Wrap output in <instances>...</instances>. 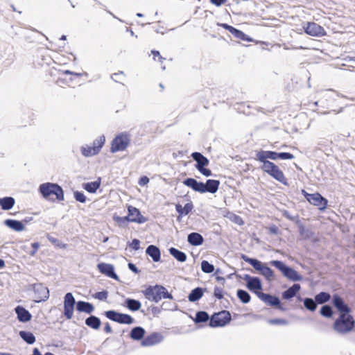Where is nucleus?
<instances>
[{
  "label": "nucleus",
  "instance_id": "f257e3e1",
  "mask_svg": "<svg viewBox=\"0 0 355 355\" xmlns=\"http://www.w3.org/2000/svg\"><path fill=\"white\" fill-rule=\"evenodd\" d=\"M78 312H84L86 313H92L94 311V306L92 304L85 301H78L76 300L71 293H67L64 297V311L63 314L67 320H70L73 317L74 306Z\"/></svg>",
  "mask_w": 355,
  "mask_h": 355
},
{
  "label": "nucleus",
  "instance_id": "f03ea898",
  "mask_svg": "<svg viewBox=\"0 0 355 355\" xmlns=\"http://www.w3.org/2000/svg\"><path fill=\"white\" fill-rule=\"evenodd\" d=\"M241 259L250 264L254 270L265 277L268 281L270 282L275 279L273 270L268 267L266 263H264L257 259L250 258L244 254H241Z\"/></svg>",
  "mask_w": 355,
  "mask_h": 355
},
{
  "label": "nucleus",
  "instance_id": "7ed1b4c3",
  "mask_svg": "<svg viewBox=\"0 0 355 355\" xmlns=\"http://www.w3.org/2000/svg\"><path fill=\"white\" fill-rule=\"evenodd\" d=\"M355 326V321L350 314L339 315L333 324V329L339 334H346L352 331Z\"/></svg>",
  "mask_w": 355,
  "mask_h": 355
},
{
  "label": "nucleus",
  "instance_id": "20e7f679",
  "mask_svg": "<svg viewBox=\"0 0 355 355\" xmlns=\"http://www.w3.org/2000/svg\"><path fill=\"white\" fill-rule=\"evenodd\" d=\"M39 191L45 199L55 195L58 201L64 200V191L57 183L46 182L40 185Z\"/></svg>",
  "mask_w": 355,
  "mask_h": 355
},
{
  "label": "nucleus",
  "instance_id": "39448f33",
  "mask_svg": "<svg viewBox=\"0 0 355 355\" xmlns=\"http://www.w3.org/2000/svg\"><path fill=\"white\" fill-rule=\"evenodd\" d=\"M269 263L270 266L275 267L285 277L289 280L293 282H298L302 280L303 279V277L300 275L295 269L291 266H287L282 261L272 260L270 261Z\"/></svg>",
  "mask_w": 355,
  "mask_h": 355
},
{
  "label": "nucleus",
  "instance_id": "423d86ee",
  "mask_svg": "<svg viewBox=\"0 0 355 355\" xmlns=\"http://www.w3.org/2000/svg\"><path fill=\"white\" fill-rule=\"evenodd\" d=\"M261 162L262 163V166L260 168L263 172L268 173L270 176L284 185H288L287 179L278 166L270 161H263Z\"/></svg>",
  "mask_w": 355,
  "mask_h": 355
},
{
  "label": "nucleus",
  "instance_id": "0eeeda50",
  "mask_svg": "<svg viewBox=\"0 0 355 355\" xmlns=\"http://www.w3.org/2000/svg\"><path fill=\"white\" fill-rule=\"evenodd\" d=\"M294 155L288 152H275L271 150H260L256 154V159L259 162L268 161V159H293Z\"/></svg>",
  "mask_w": 355,
  "mask_h": 355
},
{
  "label": "nucleus",
  "instance_id": "6e6552de",
  "mask_svg": "<svg viewBox=\"0 0 355 355\" xmlns=\"http://www.w3.org/2000/svg\"><path fill=\"white\" fill-rule=\"evenodd\" d=\"M130 134L121 132L117 135L112 141L110 151L112 153L123 151L127 148L130 143Z\"/></svg>",
  "mask_w": 355,
  "mask_h": 355
},
{
  "label": "nucleus",
  "instance_id": "1a4fd4ad",
  "mask_svg": "<svg viewBox=\"0 0 355 355\" xmlns=\"http://www.w3.org/2000/svg\"><path fill=\"white\" fill-rule=\"evenodd\" d=\"M231 321V315L228 311H221L214 313L209 320L210 327H224Z\"/></svg>",
  "mask_w": 355,
  "mask_h": 355
},
{
  "label": "nucleus",
  "instance_id": "9d476101",
  "mask_svg": "<svg viewBox=\"0 0 355 355\" xmlns=\"http://www.w3.org/2000/svg\"><path fill=\"white\" fill-rule=\"evenodd\" d=\"M104 315L109 320L119 324H131L135 322L134 318L131 315L119 313L114 310L106 311Z\"/></svg>",
  "mask_w": 355,
  "mask_h": 355
},
{
  "label": "nucleus",
  "instance_id": "9b49d317",
  "mask_svg": "<svg viewBox=\"0 0 355 355\" xmlns=\"http://www.w3.org/2000/svg\"><path fill=\"white\" fill-rule=\"evenodd\" d=\"M29 290L32 289L34 292V301L35 302H40L46 301L49 297V291L42 283L33 284L29 285Z\"/></svg>",
  "mask_w": 355,
  "mask_h": 355
},
{
  "label": "nucleus",
  "instance_id": "f8f14e48",
  "mask_svg": "<svg viewBox=\"0 0 355 355\" xmlns=\"http://www.w3.org/2000/svg\"><path fill=\"white\" fill-rule=\"evenodd\" d=\"M257 296L266 304L278 309L281 311L284 310V309L282 306L281 301L277 296L272 295L270 293H265L263 292L257 293Z\"/></svg>",
  "mask_w": 355,
  "mask_h": 355
},
{
  "label": "nucleus",
  "instance_id": "ddd939ff",
  "mask_svg": "<svg viewBox=\"0 0 355 355\" xmlns=\"http://www.w3.org/2000/svg\"><path fill=\"white\" fill-rule=\"evenodd\" d=\"M243 279L246 282V288L251 292L261 293L259 291L262 290L261 281L258 277H252L248 274L243 275Z\"/></svg>",
  "mask_w": 355,
  "mask_h": 355
},
{
  "label": "nucleus",
  "instance_id": "4468645a",
  "mask_svg": "<svg viewBox=\"0 0 355 355\" xmlns=\"http://www.w3.org/2000/svg\"><path fill=\"white\" fill-rule=\"evenodd\" d=\"M161 290L163 288H160V285L149 286L143 291V293L146 299L157 303L162 299Z\"/></svg>",
  "mask_w": 355,
  "mask_h": 355
},
{
  "label": "nucleus",
  "instance_id": "2eb2a0df",
  "mask_svg": "<svg viewBox=\"0 0 355 355\" xmlns=\"http://www.w3.org/2000/svg\"><path fill=\"white\" fill-rule=\"evenodd\" d=\"M303 28L304 32L311 36L322 37L326 35L324 28L315 22H306Z\"/></svg>",
  "mask_w": 355,
  "mask_h": 355
},
{
  "label": "nucleus",
  "instance_id": "dca6fc26",
  "mask_svg": "<svg viewBox=\"0 0 355 355\" xmlns=\"http://www.w3.org/2000/svg\"><path fill=\"white\" fill-rule=\"evenodd\" d=\"M332 304L339 312V315L349 314L351 312V309L338 294H334L333 295Z\"/></svg>",
  "mask_w": 355,
  "mask_h": 355
},
{
  "label": "nucleus",
  "instance_id": "f3484780",
  "mask_svg": "<svg viewBox=\"0 0 355 355\" xmlns=\"http://www.w3.org/2000/svg\"><path fill=\"white\" fill-rule=\"evenodd\" d=\"M307 201L311 205L318 207L320 210L325 209L327 205V200L324 198L320 193H315L312 195H308Z\"/></svg>",
  "mask_w": 355,
  "mask_h": 355
},
{
  "label": "nucleus",
  "instance_id": "a211bd4d",
  "mask_svg": "<svg viewBox=\"0 0 355 355\" xmlns=\"http://www.w3.org/2000/svg\"><path fill=\"white\" fill-rule=\"evenodd\" d=\"M164 340V336L161 333L153 332L150 335L145 337L141 342L143 347H150L162 343Z\"/></svg>",
  "mask_w": 355,
  "mask_h": 355
},
{
  "label": "nucleus",
  "instance_id": "6ab92c4d",
  "mask_svg": "<svg viewBox=\"0 0 355 355\" xmlns=\"http://www.w3.org/2000/svg\"><path fill=\"white\" fill-rule=\"evenodd\" d=\"M97 268L102 274H104L108 277L112 278L115 280H119L118 275L114 271V267L113 265L105 263H99L97 265Z\"/></svg>",
  "mask_w": 355,
  "mask_h": 355
},
{
  "label": "nucleus",
  "instance_id": "aec40b11",
  "mask_svg": "<svg viewBox=\"0 0 355 355\" xmlns=\"http://www.w3.org/2000/svg\"><path fill=\"white\" fill-rule=\"evenodd\" d=\"M128 211L129 213V215L132 218L130 220L132 223L142 224L148 220V219L141 214L139 209L135 207H132L131 205L128 206Z\"/></svg>",
  "mask_w": 355,
  "mask_h": 355
},
{
  "label": "nucleus",
  "instance_id": "412c9836",
  "mask_svg": "<svg viewBox=\"0 0 355 355\" xmlns=\"http://www.w3.org/2000/svg\"><path fill=\"white\" fill-rule=\"evenodd\" d=\"M191 157L196 162L195 167L198 171L207 166L209 164V160L199 152L192 153Z\"/></svg>",
  "mask_w": 355,
  "mask_h": 355
},
{
  "label": "nucleus",
  "instance_id": "4be33fe9",
  "mask_svg": "<svg viewBox=\"0 0 355 355\" xmlns=\"http://www.w3.org/2000/svg\"><path fill=\"white\" fill-rule=\"evenodd\" d=\"M182 182L185 186L192 189L194 191L203 193L204 183L202 182H198L193 178H187Z\"/></svg>",
  "mask_w": 355,
  "mask_h": 355
},
{
  "label": "nucleus",
  "instance_id": "5701e85b",
  "mask_svg": "<svg viewBox=\"0 0 355 355\" xmlns=\"http://www.w3.org/2000/svg\"><path fill=\"white\" fill-rule=\"evenodd\" d=\"M15 312L18 320L21 322H27L32 318L31 313L22 306H17L15 308Z\"/></svg>",
  "mask_w": 355,
  "mask_h": 355
},
{
  "label": "nucleus",
  "instance_id": "b1692460",
  "mask_svg": "<svg viewBox=\"0 0 355 355\" xmlns=\"http://www.w3.org/2000/svg\"><path fill=\"white\" fill-rule=\"evenodd\" d=\"M220 184V182L218 180L208 179L206 182L204 183L203 193L207 192L210 193H216L218 190Z\"/></svg>",
  "mask_w": 355,
  "mask_h": 355
},
{
  "label": "nucleus",
  "instance_id": "393cba45",
  "mask_svg": "<svg viewBox=\"0 0 355 355\" xmlns=\"http://www.w3.org/2000/svg\"><path fill=\"white\" fill-rule=\"evenodd\" d=\"M146 330L140 326L133 327L130 332V338L133 340H142L144 338Z\"/></svg>",
  "mask_w": 355,
  "mask_h": 355
},
{
  "label": "nucleus",
  "instance_id": "a878e982",
  "mask_svg": "<svg viewBox=\"0 0 355 355\" xmlns=\"http://www.w3.org/2000/svg\"><path fill=\"white\" fill-rule=\"evenodd\" d=\"M146 253L150 257L153 261L158 262L161 259V252L159 248L155 245H150L146 250Z\"/></svg>",
  "mask_w": 355,
  "mask_h": 355
},
{
  "label": "nucleus",
  "instance_id": "bb28decb",
  "mask_svg": "<svg viewBox=\"0 0 355 355\" xmlns=\"http://www.w3.org/2000/svg\"><path fill=\"white\" fill-rule=\"evenodd\" d=\"M187 241L191 245L199 246L203 243L204 238L198 232H191L187 236Z\"/></svg>",
  "mask_w": 355,
  "mask_h": 355
},
{
  "label": "nucleus",
  "instance_id": "cd10ccee",
  "mask_svg": "<svg viewBox=\"0 0 355 355\" xmlns=\"http://www.w3.org/2000/svg\"><path fill=\"white\" fill-rule=\"evenodd\" d=\"M301 286L299 284H294L287 290L282 293V297L284 300H291L300 291Z\"/></svg>",
  "mask_w": 355,
  "mask_h": 355
},
{
  "label": "nucleus",
  "instance_id": "c85d7f7f",
  "mask_svg": "<svg viewBox=\"0 0 355 355\" xmlns=\"http://www.w3.org/2000/svg\"><path fill=\"white\" fill-rule=\"evenodd\" d=\"M4 224L9 228L16 232H21L24 230V223L15 219H6Z\"/></svg>",
  "mask_w": 355,
  "mask_h": 355
},
{
  "label": "nucleus",
  "instance_id": "c756f323",
  "mask_svg": "<svg viewBox=\"0 0 355 355\" xmlns=\"http://www.w3.org/2000/svg\"><path fill=\"white\" fill-rule=\"evenodd\" d=\"M85 322L87 327H89L94 330H98L101 327V321L100 318H98L97 316L93 315H91L90 316L87 318L85 319Z\"/></svg>",
  "mask_w": 355,
  "mask_h": 355
},
{
  "label": "nucleus",
  "instance_id": "7c9ffc66",
  "mask_svg": "<svg viewBox=\"0 0 355 355\" xmlns=\"http://www.w3.org/2000/svg\"><path fill=\"white\" fill-rule=\"evenodd\" d=\"M123 306L128 308L130 311H137L141 309V302L132 298H126L124 301Z\"/></svg>",
  "mask_w": 355,
  "mask_h": 355
},
{
  "label": "nucleus",
  "instance_id": "2f4dec72",
  "mask_svg": "<svg viewBox=\"0 0 355 355\" xmlns=\"http://www.w3.org/2000/svg\"><path fill=\"white\" fill-rule=\"evenodd\" d=\"M15 200L11 196H6L0 198V206L3 210L8 211L11 209L15 205Z\"/></svg>",
  "mask_w": 355,
  "mask_h": 355
},
{
  "label": "nucleus",
  "instance_id": "473e14b6",
  "mask_svg": "<svg viewBox=\"0 0 355 355\" xmlns=\"http://www.w3.org/2000/svg\"><path fill=\"white\" fill-rule=\"evenodd\" d=\"M169 254L173 256L177 261L180 262H184L187 260V256L185 252L171 247L168 249Z\"/></svg>",
  "mask_w": 355,
  "mask_h": 355
},
{
  "label": "nucleus",
  "instance_id": "72a5a7b5",
  "mask_svg": "<svg viewBox=\"0 0 355 355\" xmlns=\"http://www.w3.org/2000/svg\"><path fill=\"white\" fill-rule=\"evenodd\" d=\"M204 291L201 287L193 288L188 295V300L191 302L198 301L203 296Z\"/></svg>",
  "mask_w": 355,
  "mask_h": 355
},
{
  "label": "nucleus",
  "instance_id": "f704fd0d",
  "mask_svg": "<svg viewBox=\"0 0 355 355\" xmlns=\"http://www.w3.org/2000/svg\"><path fill=\"white\" fill-rule=\"evenodd\" d=\"M298 300H302L301 297H298ZM303 303L305 309L311 312L315 311L318 307V303L316 302L315 300H313L311 297H305L303 300Z\"/></svg>",
  "mask_w": 355,
  "mask_h": 355
},
{
  "label": "nucleus",
  "instance_id": "c9c22d12",
  "mask_svg": "<svg viewBox=\"0 0 355 355\" xmlns=\"http://www.w3.org/2000/svg\"><path fill=\"white\" fill-rule=\"evenodd\" d=\"M100 186H101V179L100 178H98V180H97L96 181L84 183L83 184V189L91 193H96V191L98 190V189L100 187Z\"/></svg>",
  "mask_w": 355,
  "mask_h": 355
},
{
  "label": "nucleus",
  "instance_id": "e433bc0d",
  "mask_svg": "<svg viewBox=\"0 0 355 355\" xmlns=\"http://www.w3.org/2000/svg\"><path fill=\"white\" fill-rule=\"evenodd\" d=\"M19 335L28 345H32L35 342V336L31 331H20Z\"/></svg>",
  "mask_w": 355,
  "mask_h": 355
},
{
  "label": "nucleus",
  "instance_id": "4c0bfd02",
  "mask_svg": "<svg viewBox=\"0 0 355 355\" xmlns=\"http://www.w3.org/2000/svg\"><path fill=\"white\" fill-rule=\"evenodd\" d=\"M210 318L207 312L205 311H199L196 312L193 321L196 324L206 322L209 321Z\"/></svg>",
  "mask_w": 355,
  "mask_h": 355
},
{
  "label": "nucleus",
  "instance_id": "58836bf2",
  "mask_svg": "<svg viewBox=\"0 0 355 355\" xmlns=\"http://www.w3.org/2000/svg\"><path fill=\"white\" fill-rule=\"evenodd\" d=\"M331 299V295L324 291L320 292L317 295H315V300L316 302L319 304H323L327 302H329Z\"/></svg>",
  "mask_w": 355,
  "mask_h": 355
},
{
  "label": "nucleus",
  "instance_id": "ea45409f",
  "mask_svg": "<svg viewBox=\"0 0 355 355\" xmlns=\"http://www.w3.org/2000/svg\"><path fill=\"white\" fill-rule=\"evenodd\" d=\"M236 295L239 300L243 304H248L251 300L250 295L245 290L238 289Z\"/></svg>",
  "mask_w": 355,
  "mask_h": 355
},
{
  "label": "nucleus",
  "instance_id": "a19ab883",
  "mask_svg": "<svg viewBox=\"0 0 355 355\" xmlns=\"http://www.w3.org/2000/svg\"><path fill=\"white\" fill-rule=\"evenodd\" d=\"M105 141V138L103 135L99 137L93 141L92 147L94 149V151H95L94 153H97L98 154L101 149L103 146Z\"/></svg>",
  "mask_w": 355,
  "mask_h": 355
},
{
  "label": "nucleus",
  "instance_id": "79ce46f5",
  "mask_svg": "<svg viewBox=\"0 0 355 355\" xmlns=\"http://www.w3.org/2000/svg\"><path fill=\"white\" fill-rule=\"evenodd\" d=\"M320 313L323 317L330 318L333 316L334 314L333 309L329 304L323 305L320 310Z\"/></svg>",
  "mask_w": 355,
  "mask_h": 355
},
{
  "label": "nucleus",
  "instance_id": "37998d69",
  "mask_svg": "<svg viewBox=\"0 0 355 355\" xmlns=\"http://www.w3.org/2000/svg\"><path fill=\"white\" fill-rule=\"evenodd\" d=\"M201 270L203 272L209 274L214 271L215 268L214 266L208 261L203 260L201 262Z\"/></svg>",
  "mask_w": 355,
  "mask_h": 355
},
{
  "label": "nucleus",
  "instance_id": "c03bdc74",
  "mask_svg": "<svg viewBox=\"0 0 355 355\" xmlns=\"http://www.w3.org/2000/svg\"><path fill=\"white\" fill-rule=\"evenodd\" d=\"M47 239L48 240L52 243L55 246L60 248V249H66L67 248V244L65 243H63L61 241H60L59 239L51 236V235H48L47 236Z\"/></svg>",
  "mask_w": 355,
  "mask_h": 355
},
{
  "label": "nucleus",
  "instance_id": "a18cd8bd",
  "mask_svg": "<svg viewBox=\"0 0 355 355\" xmlns=\"http://www.w3.org/2000/svg\"><path fill=\"white\" fill-rule=\"evenodd\" d=\"M95 151H94V149L92 148V147L91 146H83L81 148V153L83 154V156L85 157H92V156H94V155H97L98 153H94Z\"/></svg>",
  "mask_w": 355,
  "mask_h": 355
},
{
  "label": "nucleus",
  "instance_id": "49530a36",
  "mask_svg": "<svg viewBox=\"0 0 355 355\" xmlns=\"http://www.w3.org/2000/svg\"><path fill=\"white\" fill-rule=\"evenodd\" d=\"M234 36L243 41L250 42L252 40V38L239 29H237Z\"/></svg>",
  "mask_w": 355,
  "mask_h": 355
},
{
  "label": "nucleus",
  "instance_id": "de8ad7c7",
  "mask_svg": "<svg viewBox=\"0 0 355 355\" xmlns=\"http://www.w3.org/2000/svg\"><path fill=\"white\" fill-rule=\"evenodd\" d=\"M73 197L75 200L81 203H85L87 200V197L82 191H76L73 192Z\"/></svg>",
  "mask_w": 355,
  "mask_h": 355
},
{
  "label": "nucleus",
  "instance_id": "09e8293b",
  "mask_svg": "<svg viewBox=\"0 0 355 355\" xmlns=\"http://www.w3.org/2000/svg\"><path fill=\"white\" fill-rule=\"evenodd\" d=\"M93 297L101 301H105L108 297V292L107 291H102L96 292L93 295Z\"/></svg>",
  "mask_w": 355,
  "mask_h": 355
},
{
  "label": "nucleus",
  "instance_id": "8fccbe9b",
  "mask_svg": "<svg viewBox=\"0 0 355 355\" xmlns=\"http://www.w3.org/2000/svg\"><path fill=\"white\" fill-rule=\"evenodd\" d=\"M299 233L305 239H309L310 237V231L305 228V227L302 224H300L298 225Z\"/></svg>",
  "mask_w": 355,
  "mask_h": 355
},
{
  "label": "nucleus",
  "instance_id": "3c124183",
  "mask_svg": "<svg viewBox=\"0 0 355 355\" xmlns=\"http://www.w3.org/2000/svg\"><path fill=\"white\" fill-rule=\"evenodd\" d=\"M175 307V304L171 302H164L161 305V309L165 311H173Z\"/></svg>",
  "mask_w": 355,
  "mask_h": 355
},
{
  "label": "nucleus",
  "instance_id": "603ef678",
  "mask_svg": "<svg viewBox=\"0 0 355 355\" xmlns=\"http://www.w3.org/2000/svg\"><path fill=\"white\" fill-rule=\"evenodd\" d=\"M268 323L270 324H275V325H286V324H288V321L285 319L275 318V319L269 320Z\"/></svg>",
  "mask_w": 355,
  "mask_h": 355
},
{
  "label": "nucleus",
  "instance_id": "864d4df0",
  "mask_svg": "<svg viewBox=\"0 0 355 355\" xmlns=\"http://www.w3.org/2000/svg\"><path fill=\"white\" fill-rule=\"evenodd\" d=\"M160 288H163V290H161V294H162V298H164V299H170V300H173V297L172 294L168 293L167 289L164 286L160 285Z\"/></svg>",
  "mask_w": 355,
  "mask_h": 355
},
{
  "label": "nucleus",
  "instance_id": "5fc2aeb1",
  "mask_svg": "<svg viewBox=\"0 0 355 355\" xmlns=\"http://www.w3.org/2000/svg\"><path fill=\"white\" fill-rule=\"evenodd\" d=\"M214 296L218 300L223 299V289L220 287L215 286L214 291Z\"/></svg>",
  "mask_w": 355,
  "mask_h": 355
},
{
  "label": "nucleus",
  "instance_id": "6e6d98bb",
  "mask_svg": "<svg viewBox=\"0 0 355 355\" xmlns=\"http://www.w3.org/2000/svg\"><path fill=\"white\" fill-rule=\"evenodd\" d=\"M193 208V205L192 202H187V204H185L184 206L183 207L184 216L188 215L191 211Z\"/></svg>",
  "mask_w": 355,
  "mask_h": 355
},
{
  "label": "nucleus",
  "instance_id": "4d7b16f0",
  "mask_svg": "<svg viewBox=\"0 0 355 355\" xmlns=\"http://www.w3.org/2000/svg\"><path fill=\"white\" fill-rule=\"evenodd\" d=\"M129 245L134 250H138L140 248V241L137 239H134Z\"/></svg>",
  "mask_w": 355,
  "mask_h": 355
},
{
  "label": "nucleus",
  "instance_id": "13d9d810",
  "mask_svg": "<svg viewBox=\"0 0 355 355\" xmlns=\"http://www.w3.org/2000/svg\"><path fill=\"white\" fill-rule=\"evenodd\" d=\"M114 220L118 223V225L121 227H125L126 226L127 223L125 222L123 218L121 216H114Z\"/></svg>",
  "mask_w": 355,
  "mask_h": 355
},
{
  "label": "nucleus",
  "instance_id": "bf43d9fd",
  "mask_svg": "<svg viewBox=\"0 0 355 355\" xmlns=\"http://www.w3.org/2000/svg\"><path fill=\"white\" fill-rule=\"evenodd\" d=\"M128 267L130 270L135 274H139L140 272V270H139L136 265L132 262L128 263Z\"/></svg>",
  "mask_w": 355,
  "mask_h": 355
},
{
  "label": "nucleus",
  "instance_id": "052dcab7",
  "mask_svg": "<svg viewBox=\"0 0 355 355\" xmlns=\"http://www.w3.org/2000/svg\"><path fill=\"white\" fill-rule=\"evenodd\" d=\"M198 171L205 177H209L212 175L211 171L209 168H207L206 167L200 168Z\"/></svg>",
  "mask_w": 355,
  "mask_h": 355
},
{
  "label": "nucleus",
  "instance_id": "680f3d73",
  "mask_svg": "<svg viewBox=\"0 0 355 355\" xmlns=\"http://www.w3.org/2000/svg\"><path fill=\"white\" fill-rule=\"evenodd\" d=\"M283 214V216H284L285 218H286L287 219H288V220H291V221H295V220L297 219V216H291V215L290 214V213H289L288 211H286V210H284V211H283V214Z\"/></svg>",
  "mask_w": 355,
  "mask_h": 355
},
{
  "label": "nucleus",
  "instance_id": "e2e57ef3",
  "mask_svg": "<svg viewBox=\"0 0 355 355\" xmlns=\"http://www.w3.org/2000/svg\"><path fill=\"white\" fill-rule=\"evenodd\" d=\"M283 214V216H284L285 218H286L287 219H288V220H291V221H295V220L297 219V216H291V215L290 214V213H289L288 211H286V210H284V211H283V214Z\"/></svg>",
  "mask_w": 355,
  "mask_h": 355
},
{
  "label": "nucleus",
  "instance_id": "0e129e2a",
  "mask_svg": "<svg viewBox=\"0 0 355 355\" xmlns=\"http://www.w3.org/2000/svg\"><path fill=\"white\" fill-rule=\"evenodd\" d=\"M151 53L153 55V59L155 60H156V57H158V60L159 62H162V61L164 60H165L164 58H163L160 53H159V51H156V50H152L151 51Z\"/></svg>",
  "mask_w": 355,
  "mask_h": 355
},
{
  "label": "nucleus",
  "instance_id": "69168bd1",
  "mask_svg": "<svg viewBox=\"0 0 355 355\" xmlns=\"http://www.w3.org/2000/svg\"><path fill=\"white\" fill-rule=\"evenodd\" d=\"M150 180L147 176H142L139 180V184L141 187L146 185Z\"/></svg>",
  "mask_w": 355,
  "mask_h": 355
},
{
  "label": "nucleus",
  "instance_id": "338daca9",
  "mask_svg": "<svg viewBox=\"0 0 355 355\" xmlns=\"http://www.w3.org/2000/svg\"><path fill=\"white\" fill-rule=\"evenodd\" d=\"M31 246L33 248V250H31L29 254L31 256H34L40 247V243L35 242L31 244Z\"/></svg>",
  "mask_w": 355,
  "mask_h": 355
},
{
  "label": "nucleus",
  "instance_id": "774afa93",
  "mask_svg": "<svg viewBox=\"0 0 355 355\" xmlns=\"http://www.w3.org/2000/svg\"><path fill=\"white\" fill-rule=\"evenodd\" d=\"M176 211L179 214L178 219L181 216H184L183 207L180 204H177L175 205Z\"/></svg>",
  "mask_w": 355,
  "mask_h": 355
}]
</instances>
